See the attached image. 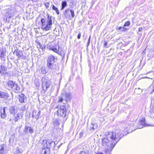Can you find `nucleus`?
Masks as SVG:
<instances>
[{
    "instance_id": "f257e3e1",
    "label": "nucleus",
    "mask_w": 154,
    "mask_h": 154,
    "mask_svg": "<svg viewBox=\"0 0 154 154\" xmlns=\"http://www.w3.org/2000/svg\"><path fill=\"white\" fill-rule=\"evenodd\" d=\"M107 137L102 139L101 144L104 147V152L110 154L120 140L124 136L119 131L110 132L106 134Z\"/></svg>"
},
{
    "instance_id": "f03ea898",
    "label": "nucleus",
    "mask_w": 154,
    "mask_h": 154,
    "mask_svg": "<svg viewBox=\"0 0 154 154\" xmlns=\"http://www.w3.org/2000/svg\"><path fill=\"white\" fill-rule=\"evenodd\" d=\"M47 19L46 23L44 18H42L41 20L42 23V29L45 31L49 30L51 28L52 24V20L54 19L53 17L50 16L49 14H47Z\"/></svg>"
},
{
    "instance_id": "7ed1b4c3",
    "label": "nucleus",
    "mask_w": 154,
    "mask_h": 154,
    "mask_svg": "<svg viewBox=\"0 0 154 154\" xmlns=\"http://www.w3.org/2000/svg\"><path fill=\"white\" fill-rule=\"evenodd\" d=\"M15 11L13 8H9L4 10L3 12L4 18L6 21L9 20L10 19L13 17L14 15Z\"/></svg>"
},
{
    "instance_id": "20e7f679",
    "label": "nucleus",
    "mask_w": 154,
    "mask_h": 154,
    "mask_svg": "<svg viewBox=\"0 0 154 154\" xmlns=\"http://www.w3.org/2000/svg\"><path fill=\"white\" fill-rule=\"evenodd\" d=\"M8 87L12 89L15 93H19L20 92V88L18 84L11 80L8 81L7 83Z\"/></svg>"
},
{
    "instance_id": "39448f33",
    "label": "nucleus",
    "mask_w": 154,
    "mask_h": 154,
    "mask_svg": "<svg viewBox=\"0 0 154 154\" xmlns=\"http://www.w3.org/2000/svg\"><path fill=\"white\" fill-rule=\"evenodd\" d=\"M42 82L43 89L45 92L49 88L51 85V82L48 79V77H44L42 79Z\"/></svg>"
},
{
    "instance_id": "423d86ee",
    "label": "nucleus",
    "mask_w": 154,
    "mask_h": 154,
    "mask_svg": "<svg viewBox=\"0 0 154 154\" xmlns=\"http://www.w3.org/2000/svg\"><path fill=\"white\" fill-rule=\"evenodd\" d=\"M46 145H44V147H46L47 149L51 148L53 149L55 147V143L52 140L47 139L46 140Z\"/></svg>"
},
{
    "instance_id": "0eeeda50",
    "label": "nucleus",
    "mask_w": 154,
    "mask_h": 154,
    "mask_svg": "<svg viewBox=\"0 0 154 154\" xmlns=\"http://www.w3.org/2000/svg\"><path fill=\"white\" fill-rule=\"evenodd\" d=\"M48 48L50 50L53 51L59 54L60 55L61 54V52L60 50V47L57 43H56L54 45H49Z\"/></svg>"
},
{
    "instance_id": "6e6552de",
    "label": "nucleus",
    "mask_w": 154,
    "mask_h": 154,
    "mask_svg": "<svg viewBox=\"0 0 154 154\" xmlns=\"http://www.w3.org/2000/svg\"><path fill=\"white\" fill-rule=\"evenodd\" d=\"M21 116L20 113H18L17 114H13L10 115V118L8 117V120L9 122H11L12 120L14 121L15 122H17L20 119V117Z\"/></svg>"
},
{
    "instance_id": "1a4fd4ad",
    "label": "nucleus",
    "mask_w": 154,
    "mask_h": 154,
    "mask_svg": "<svg viewBox=\"0 0 154 154\" xmlns=\"http://www.w3.org/2000/svg\"><path fill=\"white\" fill-rule=\"evenodd\" d=\"M47 66L49 69H51L54 72L56 71H58L59 69V66L57 63L47 65Z\"/></svg>"
},
{
    "instance_id": "9d476101",
    "label": "nucleus",
    "mask_w": 154,
    "mask_h": 154,
    "mask_svg": "<svg viewBox=\"0 0 154 154\" xmlns=\"http://www.w3.org/2000/svg\"><path fill=\"white\" fill-rule=\"evenodd\" d=\"M58 114H60L61 116L65 117L66 116V107L64 106H61L60 109L57 111Z\"/></svg>"
},
{
    "instance_id": "9b49d317",
    "label": "nucleus",
    "mask_w": 154,
    "mask_h": 154,
    "mask_svg": "<svg viewBox=\"0 0 154 154\" xmlns=\"http://www.w3.org/2000/svg\"><path fill=\"white\" fill-rule=\"evenodd\" d=\"M10 115H14L16 113V109L15 106H11L8 109Z\"/></svg>"
},
{
    "instance_id": "f8f14e48",
    "label": "nucleus",
    "mask_w": 154,
    "mask_h": 154,
    "mask_svg": "<svg viewBox=\"0 0 154 154\" xmlns=\"http://www.w3.org/2000/svg\"><path fill=\"white\" fill-rule=\"evenodd\" d=\"M9 97V94L6 92H0V98L7 99Z\"/></svg>"
},
{
    "instance_id": "ddd939ff",
    "label": "nucleus",
    "mask_w": 154,
    "mask_h": 154,
    "mask_svg": "<svg viewBox=\"0 0 154 154\" xmlns=\"http://www.w3.org/2000/svg\"><path fill=\"white\" fill-rule=\"evenodd\" d=\"M14 54H15L18 57V59L20 58H22L23 56V54L22 51L19 50L18 49L15 50L13 53Z\"/></svg>"
},
{
    "instance_id": "4468645a",
    "label": "nucleus",
    "mask_w": 154,
    "mask_h": 154,
    "mask_svg": "<svg viewBox=\"0 0 154 154\" xmlns=\"http://www.w3.org/2000/svg\"><path fill=\"white\" fill-rule=\"evenodd\" d=\"M6 107L2 108L0 109V116L2 118L4 119L7 116V114L5 112Z\"/></svg>"
},
{
    "instance_id": "2eb2a0df",
    "label": "nucleus",
    "mask_w": 154,
    "mask_h": 154,
    "mask_svg": "<svg viewBox=\"0 0 154 154\" xmlns=\"http://www.w3.org/2000/svg\"><path fill=\"white\" fill-rule=\"evenodd\" d=\"M41 113L40 111L38 112L37 111H34L32 114V117L37 120L39 118Z\"/></svg>"
},
{
    "instance_id": "dca6fc26",
    "label": "nucleus",
    "mask_w": 154,
    "mask_h": 154,
    "mask_svg": "<svg viewBox=\"0 0 154 154\" xmlns=\"http://www.w3.org/2000/svg\"><path fill=\"white\" fill-rule=\"evenodd\" d=\"M55 57L52 55L49 56L47 61V65L50 64L55 63L54 61Z\"/></svg>"
},
{
    "instance_id": "f3484780",
    "label": "nucleus",
    "mask_w": 154,
    "mask_h": 154,
    "mask_svg": "<svg viewBox=\"0 0 154 154\" xmlns=\"http://www.w3.org/2000/svg\"><path fill=\"white\" fill-rule=\"evenodd\" d=\"M26 99V97L22 93L19 95V100L21 103H25L24 101Z\"/></svg>"
},
{
    "instance_id": "a211bd4d",
    "label": "nucleus",
    "mask_w": 154,
    "mask_h": 154,
    "mask_svg": "<svg viewBox=\"0 0 154 154\" xmlns=\"http://www.w3.org/2000/svg\"><path fill=\"white\" fill-rule=\"evenodd\" d=\"M40 72L43 74H45L48 72V70L45 66H42L40 69Z\"/></svg>"
},
{
    "instance_id": "6ab92c4d",
    "label": "nucleus",
    "mask_w": 154,
    "mask_h": 154,
    "mask_svg": "<svg viewBox=\"0 0 154 154\" xmlns=\"http://www.w3.org/2000/svg\"><path fill=\"white\" fill-rule=\"evenodd\" d=\"M0 58L2 60L5 61L6 59L5 53L3 51H2L0 53Z\"/></svg>"
},
{
    "instance_id": "aec40b11",
    "label": "nucleus",
    "mask_w": 154,
    "mask_h": 154,
    "mask_svg": "<svg viewBox=\"0 0 154 154\" xmlns=\"http://www.w3.org/2000/svg\"><path fill=\"white\" fill-rule=\"evenodd\" d=\"M5 145L2 144L0 145V153L1 154H5L4 150Z\"/></svg>"
},
{
    "instance_id": "412c9836",
    "label": "nucleus",
    "mask_w": 154,
    "mask_h": 154,
    "mask_svg": "<svg viewBox=\"0 0 154 154\" xmlns=\"http://www.w3.org/2000/svg\"><path fill=\"white\" fill-rule=\"evenodd\" d=\"M64 97H65L66 99V101H67L66 98H67V95L66 94L65 95L64 94H62V96L61 97H59V101L60 102H62L63 101V98H64Z\"/></svg>"
},
{
    "instance_id": "4be33fe9",
    "label": "nucleus",
    "mask_w": 154,
    "mask_h": 154,
    "mask_svg": "<svg viewBox=\"0 0 154 154\" xmlns=\"http://www.w3.org/2000/svg\"><path fill=\"white\" fill-rule=\"evenodd\" d=\"M49 149H42V154H50Z\"/></svg>"
},
{
    "instance_id": "5701e85b",
    "label": "nucleus",
    "mask_w": 154,
    "mask_h": 154,
    "mask_svg": "<svg viewBox=\"0 0 154 154\" xmlns=\"http://www.w3.org/2000/svg\"><path fill=\"white\" fill-rule=\"evenodd\" d=\"M67 6L66 2V1H63L62 2V7L61 10H63L64 9L65 7Z\"/></svg>"
},
{
    "instance_id": "b1692460",
    "label": "nucleus",
    "mask_w": 154,
    "mask_h": 154,
    "mask_svg": "<svg viewBox=\"0 0 154 154\" xmlns=\"http://www.w3.org/2000/svg\"><path fill=\"white\" fill-rule=\"evenodd\" d=\"M142 90L140 88H138V89H135V92H137V94H139L142 92Z\"/></svg>"
},
{
    "instance_id": "393cba45",
    "label": "nucleus",
    "mask_w": 154,
    "mask_h": 154,
    "mask_svg": "<svg viewBox=\"0 0 154 154\" xmlns=\"http://www.w3.org/2000/svg\"><path fill=\"white\" fill-rule=\"evenodd\" d=\"M52 8L53 10L56 11L57 14H59V12L57 8H56L54 5H53Z\"/></svg>"
},
{
    "instance_id": "a878e982",
    "label": "nucleus",
    "mask_w": 154,
    "mask_h": 154,
    "mask_svg": "<svg viewBox=\"0 0 154 154\" xmlns=\"http://www.w3.org/2000/svg\"><path fill=\"white\" fill-rule=\"evenodd\" d=\"M1 66L2 68V70L3 71H6L7 69V68L4 65H1Z\"/></svg>"
},
{
    "instance_id": "bb28decb",
    "label": "nucleus",
    "mask_w": 154,
    "mask_h": 154,
    "mask_svg": "<svg viewBox=\"0 0 154 154\" xmlns=\"http://www.w3.org/2000/svg\"><path fill=\"white\" fill-rule=\"evenodd\" d=\"M54 124L56 125H60V122L59 120H55L54 122Z\"/></svg>"
},
{
    "instance_id": "cd10ccee",
    "label": "nucleus",
    "mask_w": 154,
    "mask_h": 154,
    "mask_svg": "<svg viewBox=\"0 0 154 154\" xmlns=\"http://www.w3.org/2000/svg\"><path fill=\"white\" fill-rule=\"evenodd\" d=\"M28 127L29 131L30 133H32L33 132V130L32 129V128L31 127Z\"/></svg>"
},
{
    "instance_id": "c85d7f7f",
    "label": "nucleus",
    "mask_w": 154,
    "mask_h": 154,
    "mask_svg": "<svg viewBox=\"0 0 154 154\" xmlns=\"http://www.w3.org/2000/svg\"><path fill=\"white\" fill-rule=\"evenodd\" d=\"M72 98V96L71 93H68V100H70Z\"/></svg>"
},
{
    "instance_id": "c756f323",
    "label": "nucleus",
    "mask_w": 154,
    "mask_h": 154,
    "mask_svg": "<svg viewBox=\"0 0 154 154\" xmlns=\"http://www.w3.org/2000/svg\"><path fill=\"white\" fill-rule=\"evenodd\" d=\"M15 154H22V152L20 151V150L17 149L15 152Z\"/></svg>"
},
{
    "instance_id": "7c9ffc66",
    "label": "nucleus",
    "mask_w": 154,
    "mask_h": 154,
    "mask_svg": "<svg viewBox=\"0 0 154 154\" xmlns=\"http://www.w3.org/2000/svg\"><path fill=\"white\" fill-rule=\"evenodd\" d=\"M70 13L72 16V17H74V11L73 10H70Z\"/></svg>"
},
{
    "instance_id": "2f4dec72",
    "label": "nucleus",
    "mask_w": 154,
    "mask_h": 154,
    "mask_svg": "<svg viewBox=\"0 0 154 154\" xmlns=\"http://www.w3.org/2000/svg\"><path fill=\"white\" fill-rule=\"evenodd\" d=\"M130 23L129 21H127L125 23L124 26H128L130 25Z\"/></svg>"
},
{
    "instance_id": "473e14b6",
    "label": "nucleus",
    "mask_w": 154,
    "mask_h": 154,
    "mask_svg": "<svg viewBox=\"0 0 154 154\" xmlns=\"http://www.w3.org/2000/svg\"><path fill=\"white\" fill-rule=\"evenodd\" d=\"M118 29L120 30L121 31H124L126 30V28L122 27H120Z\"/></svg>"
},
{
    "instance_id": "72a5a7b5",
    "label": "nucleus",
    "mask_w": 154,
    "mask_h": 154,
    "mask_svg": "<svg viewBox=\"0 0 154 154\" xmlns=\"http://www.w3.org/2000/svg\"><path fill=\"white\" fill-rule=\"evenodd\" d=\"M28 130V127H25V129L24 130V132L25 133L27 132V130Z\"/></svg>"
},
{
    "instance_id": "f704fd0d",
    "label": "nucleus",
    "mask_w": 154,
    "mask_h": 154,
    "mask_svg": "<svg viewBox=\"0 0 154 154\" xmlns=\"http://www.w3.org/2000/svg\"><path fill=\"white\" fill-rule=\"evenodd\" d=\"M140 124L142 125L143 126L142 127H143L145 125V123L143 121H143H141L140 122Z\"/></svg>"
},
{
    "instance_id": "c9c22d12",
    "label": "nucleus",
    "mask_w": 154,
    "mask_h": 154,
    "mask_svg": "<svg viewBox=\"0 0 154 154\" xmlns=\"http://www.w3.org/2000/svg\"><path fill=\"white\" fill-rule=\"evenodd\" d=\"M79 154H89L88 152L85 151H82L79 152Z\"/></svg>"
},
{
    "instance_id": "e433bc0d",
    "label": "nucleus",
    "mask_w": 154,
    "mask_h": 154,
    "mask_svg": "<svg viewBox=\"0 0 154 154\" xmlns=\"http://www.w3.org/2000/svg\"><path fill=\"white\" fill-rule=\"evenodd\" d=\"M45 5L47 8H48L49 6V2H47L45 3Z\"/></svg>"
},
{
    "instance_id": "4c0bfd02",
    "label": "nucleus",
    "mask_w": 154,
    "mask_h": 154,
    "mask_svg": "<svg viewBox=\"0 0 154 154\" xmlns=\"http://www.w3.org/2000/svg\"><path fill=\"white\" fill-rule=\"evenodd\" d=\"M81 36V33L79 32L77 36V38L78 39H80Z\"/></svg>"
},
{
    "instance_id": "58836bf2",
    "label": "nucleus",
    "mask_w": 154,
    "mask_h": 154,
    "mask_svg": "<svg viewBox=\"0 0 154 154\" xmlns=\"http://www.w3.org/2000/svg\"><path fill=\"white\" fill-rule=\"evenodd\" d=\"M67 10H66L65 12L64 13V14L65 17L66 18L67 17Z\"/></svg>"
},
{
    "instance_id": "ea45409f",
    "label": "nucleus",
    "mask_w": 154,
    "mask_h": 154,
    "mask_svg": "<svg viewBox=\"0 0 154 154\" xmlns=\"http://www.w3.org/2000/svg\"><path fill=\"white\" fill-rule=\"evenodd\" d=\"M91 35H90L89 36V38L88 39V43L87 44V45L88 46L89 45L90 42V38H91Z\"/></svg>"
},
{
    "instance_id": "a19ab883",
    "label": "nucleus",
    "mask_w": 154,
    "mask_h": 154,
    "mask_svg": "<svg viewBox=\"0 0 154 154\" xmlns=\"http://www.w3.org/2000/svg\"><path fill=\"white\" fill-rule=\"evenodd\" d=\"M2 68L1 66H0V74L3 73L4 72H3V70H2Z\"/></svg>"
},
{
    "instance_id": "79ce46f5",
    "label": "nucleus",
    "mask_w": 154,
    "mask_h": 154,
    "mask_svg": "<svg viewBox=\"0 0 154 154\" xmlns=\"http://www.w3.org/2000/svg\"><path fill=\"white\" fill-rule=\"evenodd\" d=\"M143 30V28L142 27H139L138 29V31L139 32H141Z\"/></svg>"
},
{
    "instance_id": "37998d69",
    "label": "nucleus",
    "mask_w": 154,
    "mask_h": 154,
    "mask_svg": "<svg viewBox=\"0 0 154 154\" xmlns=\"http://www.w3.org/2000/svg\"><path fill=\"white\" fill-rule=\"evenodd\" d=\"M107 44V42H106L105 41L104 43V46H105V47H106Z\"/></svg>"
},
{
    "instance_id": "c03bdc74",
    "label": "nucleus",
    "mask_w": 154,
    "mask_h": 154,
    "mask_svg": "<svg viewBox=\"0 0 154 154\" xmlns=\"http://www.w3.org/2000/svg\"><path fill=\"white\" fill-rule=\"evenodd\" d=\"M27 0L28 1H30L31 0ZM32 0L33 2H36L37 1V0Z\"/></svg>"
},
{
    "instance_id": "a18cd8bd",
    "label": "nucleus",
    "mask_w": 154,
    "mask_h": 154,
    "mask_svg": "<svg viewBox=\"0 0 154 154\" xmlns=\"http://www.w3.org/2000/svg\"><path fill=\"white\" fill-rule=\"evenodd\" d=\"M11 94L12 98L13 97V94L12 92H11Z\"/></svg>"
},
{
    "instance_id": "49530a36",
    "label": "nucleus",
    "mask_w": 154,
    "mask_h": 154,
    "mask_svg": "<svg viewBox=\"0 0 154 154\" xmlns=\"http://www.w3.org/2000/svg\"><path fill=\"white\" fill-rule=\"evenodd\" d=\"M97 154H103L102 152H99L98 153H97Z\"/></svg>"
},
{
    "instance_id": "de8ad7c7",
    "label": "nucleus",
    "mask_w": 154,
    "mask_h": 154,
    "mask_svg": "<svg viewBox=\"0 0 154 154\" xmlns=\"http://www.w3.org/2000/svg\"><path fill=\"white\" fill-rule=\"evenodd\" d=\"M80 135H82V132L80 133Z\"/></svg>"
},
{
    "instance_id": "09e8293b",
    "label": "nucleus",
    "mask_w": 154,
    "mask_h": 154,
    "mask_svg": "<svg viewBox=\"0 0 154 154\" xmlns=\"http://www.w3.org/2000/svg\"><path fill=\"white\" fill-rule=\"evenodd\" d=\"M67 150L66 151V152H65V153H64V154H66V152H67Z\"/></svg>"
},
{
    "instance_id": "8fccbe9b",
    "label": "nucleus",
    "mask_w": 154,
    "mask_h": 154,
    "mask_svg": "<svg viewBox=\"0 0 154 154\" xmlns=\"http://www.w3.org/2000/svg\"><path fill=\"white\" fill-rule=\"evenodd\" d=\"M92 128L93 129H95V128H94V127H92Z\"/></svg>"
},
{
    "instance_id": "3c124183",
    "label": "nucleus",
    "mask_w": 154,
    "mask_h": 154,
    "mask_svg": "<svg viewBox=\"0 0 154 154\" xmlns=\"http://www.w3.org/2000/svg\"><path fill=\"white\" fill-rule=\"evenodd\" d=\"M20 0H18V2H20Z\"/></svg>"
},
{
    "instance_id": "603ef678",
    "label": "nucleus",
    "mask_w": 154,
    "mask_h": 154,
    "mask_svg": "<svg viewBox=\"0 0 154 154\" xmlns=\"http://www.w3.org/2000/svg\"><path fill=\"white\" fill-rule=\"evenodd\" d=\"M139 128H141V127H139Z\"/></svg>"
},
{
    "instance_id": "864d4df0",
    "label": "nucleus",
    "mask_w": 154,
    "mask_h": 154,
    "mask_svg": "<svg viewBox=\"0 0 154 154\" xmlns=\"http://www.w3.org/2000/svg\"><path fill=\"white\" fill-rule=\"evenodd\" d=\"M67 61V59L66 60V62Z\"/></svg>"
}]
</instances>
